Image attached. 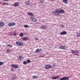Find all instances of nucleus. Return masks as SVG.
<instances>
[{"label": "nucleus", "instance_id": "f257e3e1", "mask_svg": "<svg viewBox=\"0 0 80 80\" xmlns=\"http://www.w3.org/2000/svg\"><path fill=\"white\" fill-rule=\"evenodd\" d=\"M52 13L53 15H57V16H58L60 15V13L59 11H58V9H57L56 10V11H54L52 12Z\"/></svg>", "mask_w": 80, "mask_h": 80}, {"label": "nucleus", "instance_id": "f03ea898", "mask_svg": "<svg viewBox=\"0 0 80 80\" xmlns=\"http://www.w3.org/2000/svg\"><path fill=\"white\" fill-rule=\"evenodd\" d=\"M16 43L18 46H22V45H23V43L22 42L17 41Z\"/></svg>", "mask_w": 80, "mask_h": 80}, {"label": "nucleus", "instance_id": "7ed1b4c3", "mask_svg": "<svg viewBox=\"0 0 80 80\" xmlns=\"http://www.w3.org/2000/svg\"><path fill=\"white\" fill-rule=\"evenodd\" d=\"M16 25V24L15 22H9L8 24V25L9 27H12V26H15Z\"/></svg>", "mask_w": 80, "mask_h": 80}, {"label": "nucleus", "instance_id": "20e7f679", "mask_svg": "<svg viewBox=\"0 0 80 80\" xmlns=\"http://www.w3.org/2000/svg\"><path fill=\"white\" fill-rule=\"evenodd\" d=\"M69 80V77L64 76L63 78H60L59 80Z\"/></svg>", "mask_w": 80, "mask_h": 80}, {"label": "nucleus", "instance_id": "39448f33", "mask_svg": "<svg viewBox=\"0 0 80 80\" xmlns=\"http://www.w3.org/2000/svg\"><path fill=\"white\" fill-rule=\"evenodd\" d=\"M11 67L14 68H18V65L17 64H12L11 65Z\"/></svg>", "mask_w": 80, "mask_h": 80}, {"label": "nucleus", "instance_id": "423d86ee", "mask_svg": "<svg viewBox=\"0 0 80 80\" xmlns=\"http://www.w3.org/2000/svg\"><path fill=\"white\" fill-rule=\"evenodd\" d=\"M19 5V3L18 2H16L13 4V7H18V5Z\"/></svg>", "mask_w": 80, "mask_h": 80}, {"label": "nucleus", "instance_id": "0eeeda50", "mask_svg": "<svg viewBox=\"0 0 80 80\" xmlns=\"http://www.w3.org/2000/svg\"><path fill=\"white\" fill-rule=\"evenodd\" d=\"M51 67H52V66L47 65L45 66V68L46 69H49V68H51Z\"/></svg>", "mask_w": 80, "mask_h": 80}, {"label": "nucleus", "instance_id": "6e6552de", "mask_svg": "<svg viewBox=\"0 0 80 80\" xmlns=\"http://www.w3.org/2000/svg\"><path fill=\"white\" fill-rule=\"evenodd\" d=\"M60 34L61 35H66L67 34V32L65 31H63L61 32Z\"/></svg>", "mask_w": 80, "mask_h": 80}, {"label": "nucleus", "instance_id": "1a4fd4ad", "mask_svg": "<svg viewBox=\"0 0 80 80\" xmlns=\"http://www.w3.org/2000/svg\"><path fill=\"white\" fill-rule=\"evenodd\" d=\"M42 50V49H37L35 51V53H38L39 52H41Z\"/></svg>", "mask_w": 80, "mask_h": 80}, {"label": "nucleus", "instance_id": "9d476101", "mask_svg": "<svg viewBox=\"0 0 80 80\" xmlns=\"http://www.w3.org/2000/svg\"><path fill=\"white\" fill-rule=\"evenodd\" d=\"M59 12L60 14V13H63L64 12H65V11L62 9H61L59 10Z\"/></svg>", "mask_w": 80, "mask_h": 80}, {"label": "nucleus", "instance_id": "9b49d317", "mask_svg": "<svg viewBox=\"0 0 80 80\" xmlns=\"http://www.w3.org/2000/svg\"><path fill=\"white\" fill-rule=\"evenodd\" d=\"M31 20L32 22H37V20L35 18H31Z\"/></svg>", "mask_w": 80, "mask_h": 80}, {"label": "nucleus", "instance_id": "f8f14e48", "mask_svg": "<svg viewBox=\"0 0 80 80\" xmlns=\"http://www.w3.org/2000/svg\"><path fill=\"white\" fill-rule=\"evenodd\" d=\"M52 78L53 80H56V79L59 78V76H53L52 77Z\"/></svg>", "mask_w": 80, "mask_h": 80}, {"label": "nucleus", "instance_id": "ddd939ff", "mask_svg": "<svg viewBox=\"0 0 80 80\" xmlns=\"http://www.w3.org/2000/svg\"><path fill=\"white\" fill-rule=\"evenodd\" d=\"M4 25V22H0V28H1L2 27H3Z\"/></svg>", "mask_w": 80, "mask_h": 80}, {"label": "nucleus", "instance_id": "4468645a", "mask_svg": "<svg viewBox=\"0 0 80 80\" xmlns=\"http://www.w3.org/2000/svg\"><path fill=\"white\" fill-rule=\"evenodd\" d=\"M60 48H61V49H63V50H65L66 49V46H61L60 47Z\"/></svg>", "mask_w": 80, "mask_h": 80}, {"label": "nucleus", "instance_id": "2eb2a0df", "mask_svg": "<svg viewBox=\"0 0 80 80\" xmlns=\"http://www.w3.org/2000/svg\"><path fill=\"white\" fill-rule=\"evenodd\" d=\"M71 52L72 54L76 53H77V50H71Z\"/></svg>", "mask_w": 80, "mask_h": 80}, {"label": "nucleus", "instance_id": "dca6fc26", "mask_svg": "<svg viewBox=\"0 0 80 80\" xmlns=\"http://www.w3.org/2000/svg\"><path fill=\"white\" fill-rule=\"evenodd\" d=\"M27 14L30 16H33V13L32 12H28Z\"/></svg>", "mask_w": 80, "mask_h": 80}, {"label": "nucleus", "instance_id": "f3484780", "mask_svg": "<svg viewBox=\"0 0 80 80\" xmlns=\"http://www.w3.org/2000/svg\"><path fill=\"white\" fill-rule=\"evenodd\" d=\"M22 39L23 40H28V38L27 37H24L22 38Z\"/></svg>", "mask_w": 80, "mask_h": 80}, {"label": "nucleus", "instance_id": "a211bd4d", "mask_svg": "<svg viewBox=\"0 0 80 80\" xmlns=\"http://www.w3.org/2000/svg\"><path fill=\"white\" fill-rule=\"evenodd\" d=\"M41 28H42V29H45L47 28V27L45 25H44L41 26Z\"/></svg>", "mask_w": 80, "mask_h": 80}, {"label": "nucleus", "instance_id": "6ab92c4d", "mask_svg": "<svg viewBox=\"0 0 80 80\" xmlns=\"http://www.w3.org/2000/svg\"><path fill=\"white\" fill-rule=\"evenodd\" d=\"M77 37H80V32H78L76 33Z\"/></svg>", "mask_w": 80, "mask_h": 80}, {"label": "nucleus", "instance_id": "aec40b11", "mask_svg": "<svg viewBox=\"0 0 80 80\" xmlns=\"http://www.w3.org/2000/svg\"><path fill=\"white\" fill-rule=\"evenodd\" d=\"M30 1H28L26 3V5H30Z\"/></svg>", "mask_w": 80, "mask_h": 80}, {"label": "nucleus", "instance_id": "412c9836", "mask_svg": "<svg viewBox=\"0 0 80 80\" xmlns=\"http://www.w3.org/2000/svg\"><path fill=\"white\" fill-rule=\"evenodd\" d=\"M32 78L33 79H36L38 78V77L35 75H34L32 76Z\"/></svg>", "mask_w": 80, "mask_h": 80}, {"label": "nucleus", "instance_id": "4be33fe9", "mask_svg": "<svg viewBox=\"0 0 80 80\" xmlns=\"http://www.w3.org/2000/svg\"><path fill=\"white\" fill-rule=\"evenodd\" d=\"M68 0H63L62 2L63 3H65L66 4H67V1Z\"/></svg>", "mask_w": 80, "mask_h": 80}, {"label": "nucleus", "instance_id": "5701e85b", "mask_svg": "<svg viewBox=\"0 0 80 80\" xmlns=\"http://www.w3.org/2000/svg\"><path fill=\"white\" fill-rule=\"evenodd\" d=\"M23 35H24L23 34V33L22 32L21 33L19 34L20 37H23Z\"/></svg>", "mask_w": 80, "mask_h": 80}, {"label": "nucleus", "instance_id": "b1692460", "mask_svg": "<svg viewBox=\"0 0 80 80\" xmlns=\"http://www.w3.org/2000/svg\"><path fill=\"white\" fill-rule=\"evenodd\" d=\"M19 59H20V60H21L23 59V57L19 56Z\"/></svg>", "mask_w": 80, "mask_h": 80}, {"label": "nucleus", "instance_id": "393cba45", "mask_svg": "<svg viewBox=\"0 0 80 80\" xmlns=\"http://www.w3.org/2000/svg\"><path fill=\"white\" fill-rule=\"evenodd\" d=\"M24 27L25 28H28L29 27V26L27 25H25L24 26Z\"/></svg>", "mask_w": 80, "mask_h": 80}, {"label": "nucleus", "instance_id": "a878e982", "mask_svg": "<svg viewBox=\"0 0 80 80\" xmlns=\"http://www.w3.org/2000/svg\"><path fill=\"white\" fill-rule=\"evenodd\" d=\"M39 2L40 3H43V2H44V1L43 0H40L39 1Z\"/></svg>", "mask_w": 80, "mask_h": 80}, {"label": "nucleus", "instance_id": "bb28decb", "mask_svg": "<svg viewBox=\"0 0 80 80\" xmlns=\"http://www.w3.org/2000/svg\"><path fill=\"white\" fill-rule=\"evenodd\" d=\"M31 61L30 60V59H28L27 60V63H30Z\"/></svg>", "mask_w": 80, "mask_h": 80}, {"label": "nucleus", "instance_id": "cd10ccee", "mask_svg": "<svg viewBox=\"0 0 80 80\" xmlns=\"http://www.w3.org/2000/svg\"><path fill=\"white\" fill-rule=\"evenodd\" d=\"M13 76H12V78H13L14 80H15V78H17V77H16V76H15V75H13Z\"/></svg>", "mask_w": 80, "mask_h": 80}, {"label": "nucleus", "instance_id": "c85d7f7f", "mask_svg": "<svg viewBox=\"0 0 80 80\" xmlns=\"http://www.w3.org/2000/svg\"><path fill=\"white\" fill-rule=\"evenodd\" d=\"M27 62L25 61H24L23 62V64L24 65H27Z\"/></svg>", "mask_w": 80, "mask_h": 80}, {"label": "nucleus", "instance_id": "c756f323", "mask_svg": "<svg viewBox=\"0 0 80 80\" xmlns=\"http://www.w3.org/2000/svg\"><path fill=\"white\" fill-rule=\"evenodd\" d=\"M7 47H12V46L11 44H8L7 45Z\"/></svg>", "mask_w": 80, "mask_h": 80}, {"label": "nucleus", "instance_id": "7c9ffc66", "mask_svg": "<svg viewBox=\"0 0 80 80\" xmlns=\"http://www.w3.org/2000/svg\"><path fill=\"white\" fill-rule=\"evenodd\" d=\"M3 64V62H0V66H2Z\"/></svg>", "mask_w": 80, "mask_h": 80}, {"label": "nucleus", "instance_id": "2f4dec72", "mask_svg": "<svg viewBox=\"0 0 80 80\" xmlns=\"http://www.w3.org/2000/svg\"><path fill=\"white\" fill-rule=\"evenodd\" d=\"M2 5H7L8 3L4 2L3 3Z\"/></svg>", "mask_w": 80, "mask_h": 80}, {"label": "nucleus", "instance_id": "473e14b6", "mask_svg": "<svg viewBox=\"0 0 80 80\" xmlns=\"http://www.w3.org/2000/svg\"><path fill=\"white\" fill-rule=\"evenodd\" d=\"M10 51H11L10 50L8 49L7 51V53H10Z\"/></svg>", "mask_w": 80, "mask_h": 80}, {"label": "nucleus", "instance_id": "72a5a7b5", "mask_svg": "<svg viewBox=\"0 0 80 80\" xmlns=\"http://www.w3.org/2000/svg\"><path fill=\"white\" fill-rule=\"evenodd\" d=\"M34 39L35 40H39V39H38L37 38H34Z\"/></svg>", "mask_w": 80, "mask_h": 80}, {"label": "nucleus", "instance_id": "f704fd0d", "mask_svg": "<svg viewBox=\"0 0 80 80\" xmlns=\"http://www.w3.org/2000/svg\"><path fill=\"white\" fill-rule=\"evenodd\" d=\"M14 36H16L17 35V32H15L13 33Z\"/></svg>", "mask_w": 80, "mask_h": 80}, {"label": "nucleus", "instance_id": "c9c22d12", "mask_svg": "<svg viewBox=\"0 0 80 80\" xmlns=\"http://www.w3.org/2000/svg\"><path fill=\"white\" fill-rule=\"evenodd\" d=\"M11 71H12V72H13V68H11Z\"/></svg>", "mask_w": 80, "mask_h": 80}, {"label": "nucleus", "instance_id": "e433bc0d", "mask_svg": "<svg viewBox=\"0 0 80 80\" xmlns=\"http://www.w3.org/2000/svg\"><path fill=\"white\" fill-rule=\"evenodd\" d=\"M61 27H64V25H61Z\"/></svg>", "mask_w": 80, "mask_h": 80}, {"label": "nucleus", "instance_id": "4c0bfd02", "mask_svg": "<svg viewBox=\"0 0 80 80\" xmlns=\"http://www.w3.org/2000/svg\"><path fill=\"white\" fill-rule=\"evenodd\" d=\"M9 1V0H3V1H4V2L5 1Z\"/></svg>", "mask_w": 80, "mask_h": 80}, {"label": "nucleus", "instance_id": "58836bf2", "mask_svg": "<svg viewBox=\"0 0 80 80\" xmlns=\"http://www.w3.org/2000/svg\"><path fill=\"white\" fill-rule=\"evenodd\" d=\"M52 66H53V67H55V64H53V65H52Z\"/></svg>", "mask_w": 80, "mask_h": 80}, {"label": "nucleus", "instance_id": "ea45409f", "mask_svg": "<svg viewBox=\"0 0 80 80\" xmlns=\"http://www.w3.org/2000/svg\"><path fill=\"white\" fill-rule=\"evenodd\" d=\"M74 55H77V54H74Z\"/></svg>", "mask_w": 80, "mask_h": 80}]
</instances>
